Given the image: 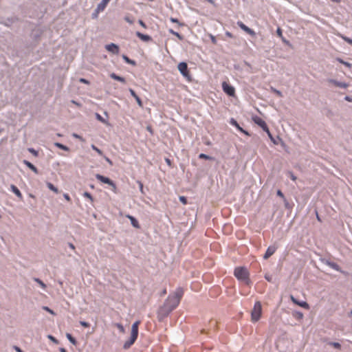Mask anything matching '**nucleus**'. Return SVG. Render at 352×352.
Returning <instances> with one entry per match:
<instances>
[{"instance_id": "27", "label": "nucleus", "mask_w": 352, "mask_h": 352, "mask_svg": "<svg viewBox=\"0 0 352 352\" xmlns=\"http://www.w3.org/2000/svg\"><path fill=\"white\" fill-rule=\"evenodd\" d=\"M122 59L124 60V61L129 64V65H131L132 66H135L137 65V63L135 60H133V59H131L126 54H122Z\"/></svg>"}, {"instance_id": "50", "label": "nucleus", "mask_w": 352, "mask_h": 352, "mask_svg": "<svg viewBox=\"0 0 352 352\" xmlns=\"http://www.w3.org/2000/svg\"><path fill=\"white\" fill-rule=\"evenodd\" d=\"M43 309L46 311L47 312L50 313V314H52L53 316L56 315L55 311L54 310H52L51 308H50L49 307H47V306H43Z\"/></svg>"}, {"instance_id": "11", "label": "nucleus", "mask_w": 352, "mask_h": 352, "mask_svg": "<svg viewBox=\"0 0 352 352\" xmlns=\"http://www.w3.org/2000/svg\"><path fill=\"white\" fill-rule=\"evenodd\" d=\"M104 47L109 52H110L113 54H119L120 47L118 45H117L114 43H111L107 44Z\"/></svg>"}, {"instance_id": "17", "label": "nucleus", "mask_w": 352, "mask_h": 352, "mask_svg": "<svg viewBox=\"0 0 352 352\" xmlns=\"http://www.w3.org/2000/svg\"><path fill=\"white\" fill-rule=\"evenodd\" d=\"M276 32L277 36H278L281 39L283 43H285L287 46L292 47V43H290V41L283 36V30L280 27L277 28Z\"/></svg>"}, {"instance_id": "40", "label": "nucleus", "mask_w": 352, "mask_h": 352, "mask_svg": "<svg viewBox=\"0 0 352 352\" xmlns=\"http://www.w3.org/2000/svg\"><path fill=\"white\" fill-rule=\"evenodd\" d=\"M328 344H329V346H333V347L334 349H341V347H342V346H341L340 343H339V342H329L328 343Z\"/></svg>"}, {"instance_id": "32", "label": "nucleus", "mask_w": 352, "mask_h": 352, "mask_svg": "<svg viewBox=\"0 0 352 352\" xmlns=\"http://www.w3.org/2000/svg\"><path fill=\"white\" fill-rule=\"evenodd\" d=\"M111 0H102L98 4V7L99 8H100L101 10H102L103 11L104 10V9L106 8V7L107 6L108 3L110 2Z\"/></svg>"}, {"instance_id": "18", "label": "nucleus", "mask_w": 352, "mask_h": 352, "mask_svg": "<svg viewBox=\"0 0 352 352\" xmlns=\"http://www.w3.org/2000/svg\"><path fill=\"white\" fill-rule=\"evenodd\" d=\"M276 249H277V248L275 245H270L267 248L265 253L263 255V258L265 260L269 258L271 256H272L275 253Z\"/></svg>"}, {"instance_id": "52", "label": "nucleus", "mask_w": 352, "mask_h": 352, "mask_svg": "<svg viewBox=\"0 0 352 352\" xmlns=\"http://www.w3.org/2000/svg\"><path fill=\"white\" fill-rule=\"evenodd\" d=\"M271 91L273 93H274L275 94H276L279 97H282L283 96L282 92L280 90H278V89H276V88H274L273 87H271Z\"/></svg>"}, {"instance_id": "55", "label": "nucleus", "mask_w": 352, "mask_h": 352, "mask_svg": "<svg viewBox=\"0 0 352 352\" xmlns=\"http://www.w3.org/2000/svg\"><path fill=\"white\" fill-rule=\"evenodd\" d=\"M47 338L51 340L52 342H54V344H58V340L54 337L52 335H48L47 336Z\"/></svg>"}, {"instance_id": "57", "label": "nucleus", "mask_w": 352, "mask_h": 352, "mask_svg": "<svg viewBox=\"0 0 352 352\" xmlns=\"http://www.w3.org/2000/svg\"><path fill=\"white\" fill-rule=\"evenodd\" d=\"M79 82L85 85H89L90 81L85 78H79Z\"/></svg>"}, {"instance_id": "28", "label": "nucleus", "mask_w": 352, "mask_h": 352, "mask_svg": "<svg viewBox=\"0 0 352 352\" xmlns=\"http://www.w3.org/2000/svg\"><path fill=\"white\" fill-rule=\"evenodd\" d=\"M292 316L296 318L297 320H302L304 317V314L302 311L294 310L292 311Z\"/></svg>"}, {"instance_id": "61", "label": "nucleus", "mask_w": 352, "mask_h": 352, "mask_svg": "<svg viewBox=\"0 0 352 352\" xmlns=\"http://www.w3.org/2000/svg\"><path fill=\"white\" fill-rule=\"evenodd\" d=\"M265 279L270 283H272V276L270 274H265Z\"/></svg>"}, {"instance_id": "48", "label": "nucleus", "mask_w": 352, "mask_h": 352, "mask_svg": "<svg viewBox=\"0 0 352 352\" xmlns=\"http://www.w3.org/2000/svg\"><path fill=\"white\" fill-rule=\"evenodd\" d=\"M287 175L294 182H295L297 179V177L294 175V173L292 171H288L287 173Z\"/></svg>"}, {"instance_id": "45", "label": "nucleus", "mask_w": 352, "mask_h": 352, "mask_svg": "<svg viewBox=\"0 0 352 352\" xmlns=\"http://www.w3.org/2000/svg\"><path fill=\"white\" fill-rule=\"evenodd\" d=\"M28 151L29 153L32 154L34 157H38V151H36V149H34V148L30 147V148H28Z\"/></svg>"}, {"instance_id": "36", "label": "nucleus", "mask_w": 352, "mask_h": 352, "mask_svg": "<svg viewBox=\"0 0 352 352\" xmlns=\"http://www.w3.org/2000/svg\"><path fill=\"white\" fill-rule=\"evenodd\" d=\"M198 157H199V159L205 160H214V157H213L209 155L205 154V153H200Z\"/></svg>"}, {"instance_id": "21", "label": "nucleus", "mask_w": 352, "mask_h": 352, "mask_svg": "<svg viewBox=\"0 0 352 352\" xmlns=\"http://www.w3.org/2000/svg\"><path fill=\"white\" fill-rule=\"evenodd\" d=\"M129 91L131 94V96L132 97L134 98V99L135 100V101L137 102V104H138L139 107H142L143 106V102H142V99L137 95V94L135 93V91L131 89V88H129Z\"/></svg>"}, {"instance_id": "39", "label": "nucleus", "mask_w": 352, "mask_h": 352, "mask_svg": "<svg viewBox=\"0 0 352 352\" xmlns=\"http://www.w3.org/2000/svg\"><path fill=\"white\" fill-rule=\"evenodd\" d=\"M91 148L92 150L95 151L99 155L103 156V151L101 149H100L98 146H96L95 144H91Z\"/></svg>"}, {"instance_id": "29", "label": "nucleus", "mask_w": 352, "mask_h": 352, "mask_svg": "<svg viewBox=\"0 0 352 352\" xmlns=\"http://www.w3.org/2000/svg\"><path fill=\"white\" fill-rule=\"evenodd\" d=\"M54 146L56 147H57L59 149H61L63 151H69V148L67 146H66V145H65V144H62L60 142H54Z\"/></svg>"}, {"instance_id": "14", "label": "nucleus", "mask_w": 352, "mask_h": 352, "mask_svg": "<svg viewBox=\"0 0 352 352\" xmlns=\"http://www.w3.org/2000/svg\"><path fill=\"white\" fill-rule=\"evenodd\" d=\"M135 35L141 41L146 42V43H148V42H151L153 41V38L150 35L142 33L139 31H137L135 32Z\"/></svg>"}, {"instance_id": "49", "label": "nucleus", "mask_w": 352, "mask_h": 352, "mask_svg": "<svg viewBox=\"0 0 352 352\" xmlns=\"http://www.w3.org/2000/svg\"><path fill=\"white\" fill-rule=\"evenodd\" d=\"M115 326L119 329V331L121 333H124L125 329H124V326L121 323L117 322V323L115 324Z\"/></svg>"}, {"instance_id": "5", "label": "nucleus", "mask_w": 352, "mask_h": 352, "mask_svg": "<svg viewBox=\"0 0 352 352\" xmlns=\"http://www.w3.org/2000/svg\"><path fill=\"white\" fill-rule=\"evenodd\" d=\"M320 261L324 265L330 267L331 268L333 269L334 270H336L337 272H340L341 274H344V276L349 275V272L342 270V268L338 263H336L333 261H331L329 259L324 258H320Z\"/></svg>"}, {"instance_id": "7", "label": "nucleus", "mask_w": 352, "mask_h": 352, "mask_svg": "<svg viewBox=\"0 0 352 352\" xmlns=\"http://www.w3.org/2000/svg\"><path fill=\"white\" fill-rule=\"evenodd\" d=\"M252 120L256 125L260 126L262 129V130L263 131H265V133H267L270 131L269 127H268L267 123L265 122V121L263 119H262L261 118H260L259 116H253Z\"/></svg>"}, {"instance_id": "26", "label": "nucleus", "mask_w": 352, "mask_h": 352, "mask_svg": "<svg viewBox=\"0 0 352 352\" xmlns=\"http://www.w3.org/2000/svg\"><path fill=\"white\" fill-rule=\"evenodd\" d=\"M109 77L115 80L120 82L122 83H126V79L123 76H119L116 73H111Z\"/></svg>"}, {"instance_id": "51", "label": "nucleus", "mask_w": 352, "mask_h": 352, "mask_svg": "<svg viewBox=\"0 0 352 352\" xmlns=\"http://www.w3.org/2000/svg\"><path fill=\"white\" fill-rule=\"evenodd\" d=\"M179 200L184 205H186L188 204V199L185 196H179Z\"/></svg>"}, {"instance_id": "34", "label": "nucleus", "mask_w": 352, "mask_h": 352, "mask_svg": "<svg viewBox=\"0 0 352 352\" xmlns=\"http://www.w3.org/2000/svg\"><path fill=\"white\" fill-rule=\"evenodd\" d=\"M168 32L174 36H175L177 38H178V39H179L180 41H183L184 37L183 35H182L181 34H179L178 32H176L175 30H173V29H169L168 30Z\"/></svg>"}, {"instance_id": "9", "label": "nucleus", "mask_w": 352, "mask_h": 352, "mask_svg": "<svg viewBox=\"0 0 352 352\" xmlns=\"http://www.w3.org/2000/svg\"><path fill=\"white\" fill-rule=\"evenodd\" d=\"M236 25L243 30L244 31L245 33L248 34L249 35H250L252 37H255L256 34V32H254V30H252V28H249L248 26H247L245 23H243L242 21H238L236 22Z\"/></svg>"}, {"instance_id": "12", "label": "nucleus", "mask_w": 352, "mask_h": 352, "mask_svg": "<svg viewBox=\"0 0 352 352\" xmlns=\"http://www.w3.org/2000/svg\"><path fill=\"white\" fill-rule=\"evenodd\" d=\"M138 336L135 335H130V337L129 339L125 341V342L123 344V349H129L136 341Z\"/></svg>"}, {"instance_id": "19", "label": "nucleus", "mask_w": 352, "mask_h": 352, "mask_svg": "<svg viewBox=\"0 0 352 352\" xmlns=\"http://www.w3.org/2000/svg\"><path fill=\"white\" fill-rule=\"evenodd\" d=\"M329 82L336 85V87L346 89L349 87V84L344 82L338 81L336 79L330 78L328 80Z\"/></svg>"}, {"instance_id": "63", "label": "nucleus", "mask_w": 352, "mask_h": 352, "mask_svg": "<svg viewBox=\"0 0 352 352\" xmlns=\"http://www.w3.org/2000/svg\"><path fill=\"white\" fill-rule=\"evenodd\" d=\"M146 130L151 133V135H153L154 134L153 129L151 125H148L146 126Z\"/></svg>"}, {"instance_id": "60", "label": "nucleus", "mask_w": 352, "mask_h": 352, "mask_svg": "<svg viewBox=\"0 0 352 352\" xmlns=\"http://www.w3.org/2000/svg\"><path fill=\"white\" fill-rule=\"evenodd\" d=\"M138 23L144 28L146 29L147 28V25L146 24L144 23V21L142 19H139L138 20Z\"/></svg>"}, {"instance_id": "64", "label": "nucleus", "mask_w": 352, "mask_h": 352, "mask_svg": "<svg viewBox=\"0 0 352 352\" xmlns=\"http://www.w3.org/2000/svg\"><path fill=\"white\" fill-rule=\"evenodd\" d=\"M342 65H344V66H346L348 68H351L352 67V64L351 63H349L347 61H345V60L343 61Z\"/></svg>"}, {"instance_id": "2", "label": "nucleus", "mask_w": 352, "mask_h": 352, "mask_svg": "<svg viewBox=\"0 0 352 352\" xmlns=\"http://www.w3.org/2000/svg\"><path fill=\"white\" fill-rule=\"evenodd\" d=\"M234 275L239 281L244 283L245 285L250 286L252 284V281L250 278V273L245 266L235 267Z\"/></svg>"}, {"instance_id": "46", "label": "nucleus", "mask_w": 352, "mask_h": 352, "mask_svg": "<svg viewBox=\"0 0 352 352\" xmlns=\"http://www.w3.org/2000/svg\"><path fill=\"white\" fill-rule=\"evenodd\" d=\"M124 20L127 22L129 24H133V22H134V20L133 19L129 16V15H126L124 17Z\"/></svg>"}, {"instance_id": "24", "label": "nucleus", "mask_w": 352, "mask_h": 352, "mask_svg": "<svg viewBox=\"0 0 352 352\" xmlns=\"http://www.w3.org/2000/svg\"><path fill=\"white\" fill-rule=\"evenodd\" d=\"M42 35V32L39 30H34L31 34V38L33 41L38 42Z\"/></svg>"}, {"instance_id": "31", "label": "nucleus", "mask_w": 352, "mask_h": 352, "mask_svg": "<svg viewBox=\"0 0 352 352\" xmlns=\"http://www.w3.org/2000/svg\"><path fill=\"white\" fill-rule=\"evenodd\" d=\"M17 21H18V19L16 17H15V16H14V17H8V18L6 19L5 24L7 26H10V25L14 23Z\"/></svg>"}, {"instance_id": "4", "label": "nucleus", "mask_w": 352, "mask_h": 352, "mask_svg": "<svg viewBox=\"0 0 352 352\" xmlns=\"http://www.w3.org/2000/svg\"><path fill=\"white\" fill-rule=\"evenodd\" d=\"M262 315V305L260 301L255 302L251 311V319L253 322L258 321Z\"/></svg>"}, {"instance_id": "41", "label": "nucleus", "mask_w": 352, "mask_h": 352, "mask_svg": "<svg viewBox=\"0 0 352 352\" xmlns=\"http://www.w3.org/2000/svg\"><path fill=\"white\" fill-rule=\"evenodd\" d=\"M136 182L138 184L141 194L144 195L146 194V192L144 191L143 183L140 180H137Z\"/></svg>"}, {"instance_id": "33", "label": "nucleus", "mask_w": 352, "mask_h": 352, "mask_svg": "<svg viewBox=\"0 0 352 352\" xmlns=\"http://www.w3.org/2000/svg\"><path fill=\"white\" fill-rule=\"evenodd\" d=\"M95 117H96V120H98L99 122H100L104 124H109L108 120L104 119L100 113H96Z\"/></svg>"}, {"instance_id": "42", "label": "nucleus", "mask_w": 352, "mask_h": 352, "mask_svg": "<svg viewBox=\"0 0 352 352\" xmlns=\"http://www.w3.org/2000/svg\"><path fill=\"white\" fill-rule=\"evenodd\" d=\"M340 37L342 38V39L346 42L348 44L352 45V38L343 34H340Z\"/></svg>"}, {"instance_id": "8", "label": "nucleus", "mask_w": 352, "mask_h": 352, "mask_svg": "<svg viewBox=\"0 0 352 352\" xmlns=\"http://www.w3.org/2000/svg\"><path fill=\"white\" fill-rule=\"evenodd\" d=\"M229 123L234 127H235L236 129V130L242 133H243L244 135H247V136H250V133L248 131L244 129L243 128H242L239 124L238 123V122L236 121V119H234V118H231L230 119V121H229Z\"/></svg>"}, {"instance_id": "22", "label": "nucleus", "mask_w": 352, "mask_h": 352, "mask_svg": "<svg viewBox=\"0 0 352 352\" xmlns=\"http://www.w3.org/2000/svg\"><path fill=\"white\" fill-rule=\"evenodd\" d=\"M140 320H136L131 325V334L138 336Z\"/></svg>"}, {"instance_id": "15", "label": "nucleus", "mask_w": 352, "mask_h": 352, "mask_svg": "<svg viewBox=\"0 0 352 352\" xmlns=\"http://www.w3.org/2000/svg\"><path fill=\"white\" fill-rule=\"evenodd\" d=\"M125 217L130 221L131 224L133 228L137 229L140 228V223L136 217L129 214H126Z\"/></svg>"}, {"instance_id": "37", "label": "nucleus", "mask_w": 352, "mask_h": 352, "mask_svg": "<svg viewBox=\"0 0 352 352\" xmlns=\"http://www.w3.org/2000/svg\"><path fill=\"white\" fill-rule=\"evenodd\" d=\"M103 10L99 8L98 6L94 10V11L91 14V19H96L98 17V14L100 12H102Z\"/></svg>"}, {"instance_id": "23", "label": "nucleus", "mask_w": 352, "mask_h": 352, "mask_svg": "<svg viewBox=\"0 0 352 352\" xmlns=\"http://www.w3.org/2000/svg\"><path fill=\"white\" fill-rule=\"evenodd\" d=\"M23 163L34 173L38 174V169L32 162L27 160H23Z\"/></svg>"}, {"instance_id": "30", "label": "nucleus", "mask_w": 352, "mask_h": 352, "mask_svg": "<svg viewBox=\"0 0 352 352\" xmlns=\"http://www.w3.org/2000/svg\"><path fill=\"white\" fill-rule=\"evenodd\" d=\"M66 337L67 340L71 342L73 345L76 346L78 344L77 340L69 333H66Z\"/></svg>"}, {"instance_id": "44", "label": "nucleus", "mask_w": 352, "mask_h": 352, "mask_svg": "<svg viewBox=\"0 0 352 352\" xmlns=\"http://www.w3.org/2000/svg\"><path fill=\"white\" fill-rule=\"evenodd\" d=\"M82 196L85 198L89 199L91 202L94 201V197L89 192H87V191L84 192L82 194Z\"/></svg>"}, {"instance_id": "47", "label": "nucleus", "mask_w": 352, "mask_h": 352, "mask_svg": "<svg viewBox=\"0 0 352 352\" xmlns=\"http://www.w3.org/2000/svg\"><path fill=\"white\" fill-rule=\"evenodd\" d=\"M109 186H110L111 187V190L114 193H117V192H118L117 186H116V182L113 180L111 182V184H109Z\"/></svg>"}, {"instance_id": "38", "label": "nucleus", "mask_w": 352, "mask_h": 352, "mask_svg": "<svg viewBox=\"0 0 352 352\" xmlns=\"http://www.w3.org/2000/svg\"><path fill=\"white\" fill-rule=\"evenodd\" d=\"M47 187L52 191L58 193V189L57 187H56L52 183L47 182L46 183Z\"/></svg>"}, {"instance_id": "35", "label": "nucleus", "mask_w": 352, "mask_h": 352, "mask_svg": "<svg viewBox=\"0 0 352 352\" xmlns=\"http://www.w3.org/2000/svg\"><path fill=\"white\" fill-rule=\"evenodd\" d=\"M33 280L38 283L43 289H45L47 287L46 284L39 278L34 277Z\"/></svg>"}, {"instance_id": "16", "label": "nucleus", "mask_w": 352, "mask_h": 352, "mask_svg": "<svg viewBox=\"0 0 352 352\" xmlns=\"http://www.w3.org/2000/svg\"><path fill=\"white\" fill-rule=\"evenodd\" d=\"M95 177H96V179L98 180L99 182H100L101 183L106 184L108 185L111 184V182L113 181L109 177L102 175L99 173L96 174Z\"/></svg>"}, {"instance_id": "6", "label": "nucleus", "mask_w": 352, "mask_h": 352, "mask_svg": "<svg viewBox=\"0 0 352 352\" xmlns=\"http://www.w3.org/2000/svg\"><path fill=\"white\" fill-rule=\"evenodd\" d=\"M221 87L223 91L230 97L235 96V88L229 82L226 81H223L221 83Z\"/></svg>"}, {"instance_id": "56", "label": "nucleus", "mask_w": 352, "mask_h": 352, "mask_svg": "<svg viewBox=\"0 0 352 352\" xmlns=\"http://www.w3.org/2000/svg\"><path fill=\"white\" fill-rule=\"evenodd\" d=\"M79 323H80V324L82 327H85V328H88V327H90V324H89L88 322L85 321V320H80V321L79 322Z\"/></svg>"}, {"instance_id": "3", "label": "nucleus", "mask_w": 352, "mask_h": 352, "mask_svg": "<svg viewBox=\"0 0 352 352\" xmlns=\"http://www.w3.org/2000/svg\"><path fill=\"white\" fill-rule=\"evenodd\" d=\"M177 69L182 76L185 78L188 82L192 80V77L190 75V70L188 67V64L185 61H182L177 65Z\"/></svg>"}, {"instance_id": "54", "label": "nucleus", "mask_w": 352, "mask_h": 352, "mask_svg": "<svg viewBox=\"0 0 352 352\" xmlns=\"http://www.w3.org/2000/svg\"><path fill=\"white\" fill-rule=\"evenodd\" d=\"M283 201H284V206L286 209L287 210H292V206L289 204V202L286 199V198L285 199H283Z\"/></svg>"}, {"instance_id": "10", "label": "nucleus", "mask_w": 352, "mask_h": 352, "mask_svg": "<svg viewBox=\"0 0 352 352\" xmlns=\"http://www.w3.org/2000/svg\"><path fill=\"white\" fill-rule=\"evenodd\" d=\"M290 300L291 301L296 305L300 306V307L305 309H309L310 306L306 301L304 300H299L296 298H295L293 295H290Z\"/></svg>"}, {"instance_id": "59", "label": "nucleus", "mask_w": 352, "mask_h": 352, "mask_svg": "<svg viewBox=\"0 0 352 352\" xmlns=\"http://www.w3.org/2000/svg\"><path fill=\"white\" fill-rule=\"evenodd\" d=\"M102 157H104V159L105 160V161H106V162H107L109 165H111V166H112V165H113V162H112V160H111L109 157H108L107 156H106V155H103V156H102Z\"/></svg>"}, {"instance_id": "20", "label": "nucleus", "mask_w": 352, "mask_h": 352, "mask_svg": "<svg viewBox=\"0 0 352 352\" xmlns=\"http://www.w3.org/2000/svg\"><path fill=\"white\" fill-rule=\"evenodd\" d=\"M268 138H270V141L274 144L278 145L279 142H282V144H284L282 139L279 137V135H277L276 138L273 136V135L271 133L270 131L266 133Z\"/></svg>"}, {"instance_id": "13", "label": "nucleus", "mask_w": 352, "mask_h": 352, "mask_svg": "<svg viewBox=\"0 0 352 352\" xmlns=\"http://www.w3.org/2000/svg\"><path fill=\"white\" fill-rule=\"evenodd\" d=\"M184 295V290L182 287H178L176 289L175 292L173 295H169L168 297L171 299L179 300V303L180 302V300Z\"/></svg>"}, {"instance_id": "25", "label": "nucleus", "mask_w": 352, "mask_h": 352, "mask_svg": "<svg viewBox=\"0 0 352 352\" xmlns=\"http://www.w3.org/2000/svg\"><path fill=\"white\" fill-rule=\"evenodd\" d=\"M10 190L19 199L23 198V195L18 187L14 184L10 185Z\"/></svg>"}, {"instance_id": "58", "label": "nucleus", "mask_w": 352, "mask_h": 352, "mask_svg": "<svg viewBox=\"0 0 352 352\" xmlns=\"http://www.w3.org/2000/svg\"><path fill=\"white\" fill-rule=\"evenodd\" d=\"M276 195H277L278 197H280L283 198V199H285V195H284L283 192L281 191V190H280V189L277 190V191H276Z\"/></svg>"}, {"instance_id": "62", "label": "nucleus", "mask_w": 352, "mask_h": 352, "mask_svg": "<svg viewBox=\"0 0 352 352\" xmlns=\"http://www.w3.org/2000/svg\"><path fill=\"white\" fill-rule=\"evenodd\" d=\"M12 349L16 351V352H24L19 346H16V345H14L12 346Z\"/></svg>"}, {"instance_id": "53", "label": "nucleus", "mask_w": 352, "mask_h": 352, "mask_svg": "<svg viewBox=\"0 0 352 352\" xmlns=\"http://www.w3.org/2000/svg\"><path fill=\"white\" fill-rule=\"evenodd\" d=\"M170 22L173 23H177L179 26H183L184 25V23H180L179 19H177V18H175V17H170Z\"/></svg>"}, {"instance_id": "43", "label": "nucleus", "mask_w": 352, "mask_h": 352, "mask_svg": "<svg viewBox=\"0 0 352 352\" xmlns=\"http://www.w3.org/2000/svg\"><path fill=\"white\" fill-rule=\"evenodd\" d=\"M340 37L342 38V39L346 42L348 44L352 45V38L343 34H340Z\"/></svg>"}, {"instance_id": "1", "label": "nucleus", "mask_w": 352, "mask_h": 352, "mask_svg": "<svg viewBox=\"0 0 352 352\" xmlns=\"http://www.w3.org/2000/svg\"><path fill=\"white\" fill-rule=\"evenodd\" d=\"M179 305V300L168 298L164 300L163 305L157 310V318L162 322L169 314Z\"/></svg>"}]
</instances>
